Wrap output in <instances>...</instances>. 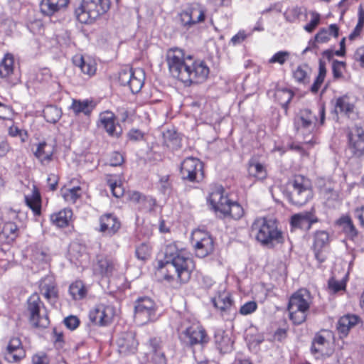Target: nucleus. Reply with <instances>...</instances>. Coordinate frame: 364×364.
<instances>
[{"mask_svg":"<svg viewBox=\"0 0 364 364\" xmlns=\"http://www.w3.org/2000/svg\"><path fill=\"white\" fill-rule=\"evenodd\" d=\"M179 338L183 344L189 348L196 346H205L210 341L205 328L199 323H193L181 331Z\"/></svg>","mask_w":364,"mask_h":364,"instance_id":"ddd939ff","label":"nucleus"},{"mask_svg":"<svg viewBox=\"0 0 364 364\" xmlns=\"http://www.w3.org/2000/svg\"><path fill=\"white\" fill-rule=\"evenodd\" d=\"M149 351L146 353L148 362L151 364H167L168 359L164 350L160 338L153 337L148 341Z\"/></svg>","mask_w":364,"mask_h":364,"instance_id":"b1692460","label":"nucleus"},{"mask_svg":"<svg viewBox=\"0 0 364 364\" xmlns=\"http://www.w3.org/2000/svg\"><path fill=\"white\" fill-rule=\"evenodd\" d=\"M87 287L83 281L76 279L73 282L68 289L69 294L75 301H80L85 299L87 295Z\"/></svg>","mask_w":364,"mask_h":364,"instance_id":"37998d69","label":"nucleus"},{"mask_svg":"<svg viewBox=\"0 0 364 364\" xmlns=\"http://www.w3.org/2000/svg\"><path fill=\"white\" fill-rule=\"evenodd\" d=\"M250 235L262 246L274 248L284 242V232L276 220L266 217H258L252 222Z\"/></svg>","mask_w":364,"mask_h":364,"instance_id":"7ed1b4c3","label":"nucleus"},{"mask_svg":"<svg viewBox=\"0 0 364 364\" xmlns=\"http://www.w3.org/2000/svg\"><path fill=\"white\" fill-rule=\"evenodd\" d=\"M191 240L198 257L204 258L213 252L214 241L208 232L196 229L192 232Z\"/></svg>","mask_w":364,"mask_h":364,"instance_id":"f3484780","label":"nucleus"},{"mask_svg":"<svg viewBox=\"0 0 364 364\" xmlns=\"http://www.w3.org/2000/svg\"><path fill=\"white\" fill-rule=\"evenodd\" d=\"M326 73V63L323 60H320L318 63V73L311 87V91L312 92L316 93L319 90L321 86L324 82Z\"/></svg>","mask_w":364,"mask_h":364,"instance_id":"603ef678","label":"nucleus"},{"mask_svg":"<svg viewBox=\"0 0 364 364\" xmlns=\"http://www.w3.org/2000/svg\"><path fill=\"white\" fill-rule=\"evenodd\" d=\"M26 314L30 325L34 328H46L50 324L47 309L36 292L26 301Z\"/></svg>","mask_w":364,"mask_h":364,"instance_id":"0eeeda50","label":"nucleus"},{"mask_svg":"<svg viewBox=\"0 0 364 364\" xmlns=\"http://www.w3.org/2000/svg\"><path fill=\"white\" fill-rule=\"evenodd\" d=\"M302 14L301 9L299 6H292L288 8L284 16L287 21L294 23L299 19Z\"/></svg>","mask_w":364,"mask_h":364,"instance_id":"13d9d810","label":"nucleus"},{"mask_svg":"<svg viewBox=\"0 0 364 364\" xmlns=\"http://www.w3.org/2000/svg\"><path fill=\"white\" fill-rule=\"evenodd\" d=\"M230 199L225 194V191L223 186L215 185L210 188V191L207 197V202L210 205L211 210L215 213H220L225 210L228 203Z\"/></svg>","mask_w":364,"mask_h":364,"instance_id":"5701e85b","label":"nucleus"},{"mask_svg":"<svg viewBox=\"0 0 364 364\" xmlns=\"http://www.w3.org/2000/svg\"><path fill=\"white\" fill-rule=\"evenodd\" d=\"M69 0H43L41 4V12L46 16H52L55 12L68 6Z\"/></svg>","mask_w":364,"mask_h":364,"instance_id":"79ce46f5","label":"nucleus"},{"mask_svg":"<svg viewBox=\"0 0 364 364\" xmlns=\"http://www.w3.org/2000/svg\"><path fill=\"white\" fill-rule=\"evenodd\" d=\"M205 7L200 3L188 4L178 14L179 23L183 28L188 30L204 23L207 17Z\"/></svg>","mask_w":364,"mask_h":364,"instance_id":"9b49d317","label":"nucleus"},{"mask_svg":"<svg viewBox=\"0 0 364 364\" xmlns=\"http://www.w3.org/2000/svg\"><path fill=\"white\" fill-rule=\"evenodd\" d=\"M19 211L10 208L5 211V216L0 229V240L3 245H11L21 235Z\"/></svg>","mask_w":364,"mask_h":364,"instance_id":"1a4fd4ad","label":"nucleus"},{"mask_svg":"<svg viewBox=\"0 0 364 364\" xmlns=\"http://www.w3.org/2000/svg\"><path fill=\"white\" fill-rule=\"evenodd\" d=\"M2 356L9 363H18L26 356V350L18 336H11L2 348Z\"/></svg>","mask_w":364,"mask_h":364,"instance_id":"a211bd4d","label":"nucleus"},{"mask_svg":"<svg viewBox=\"0 0 364 364\" xmlns=\"http://www.w3.org/2000/svg\"><path fill=\"white\" fill-rule=\"evenodd\" d=\"M326 120V108L323 105L317 107V112L305 108L301 109L294 119L296 134L306 138L323 126Z\"/></svg>","mask_w":364,"mask_h":364,"instance_id":"20e7f679","label":"nucleus"},{"mask_svg":"<svg viewBox=\"0 0 364 364\" xmlns=\"http://www.w3.org/2000/svg\"><path fill=\"white\" fill-rule=\"evenodd\" d=\"M163 145L171 151L181 147V138L175 129H168L162 133Z\"/></svg>","mask_w":364,"mask_h":364,"instance_id":"a19ab883","label":"nucleus"},{"mask_svg":"<svg viewBox=\"0 0 364 364\" xmlns=\"http://www.w3.org/2000/svg\"><path fill=\"white\" fill-rule=\"evenodd\" d=\"M117 316L115 306L109 302H100L90 309L88 314L90 321L95 326H109Z\"/></svg>","mask_w":364,"mask_h":364,"instance_id":"f8f14e48","label":"nucleus"},{"mask_svg":"<svg viewBox=\"0 0 364 364\" xmlns=\"http://www.w3.org/2000/svg\"><path fill=\"white\" fill-rule=\"evenodd\" d=\"M117 259L109 254H98L92 264V272L100 279L109 278L119 270Z\"/></svg>","mask_w":364,"mask_h":364,"instance_id":"2eb2a0df","label":"nucleus"},{"mask_svg":"<svg viewBox=\"0 0 364 364\" xmlns=\"http://www.w3.org/2000/svg\"><path fill=\"white\" fill-rule=\"evenodd\" d=\"M218 348L223 353L230 352L232 349L233 343L228 336H223L220 341L217 342Z\"/></svg>","mask_w":364,"mask_h":364,"instance_id":"69168bd1","label":"nucleus"},{"mask_svg":"<svg viewBox=\"0 0 364 364\" xmlns=\"http://www.w3.org/2000/svg\"><path fill=\"white\" fill-rule=\"evenodd\" d=\"M257 304L255 301L245 302L240 308L239 313L241 315L247 316L254 313L257 309Z\"/></svg>","mask_w":364,"mask_h":364,"instance_id":"338daca9","label":"nucleus"},{"mask_svg":"<svg viewBox=\"0 0 364 364\" xmlns=\"http://www.w3.org/2000/svg\"><path fill=\"white\" fill-rule=\"evenodd\" d=\"M8 134L11 137L19 136L21 142L26 141L28 138L27 131L21 129L14 124H12L9 127Z\"/></svg>","mask_w":364,"mask_h":364,"instance_id":"680f3d73","label":"nucleus"},{"mask_svg":"<svg viewBox=\"0 0 364 364\" xmlns=\"http://www.w3.org/2000/svg\"><path fill=\"white\" fill-rule=\"evenodd\" d=\"M364 29V6L363 5H360L358 11V22L352 31V32L349 34L348 38L350 41H355L358 38H359Z\"/></svg>","mask_w":364,"mask_h":364,"instance_id":"09e8293b","label":"nucleus"},{"mask_svg":"<svg viewBox=\"0 0 364 364\" xmlns=\"http://www.w3.org/2000/svg\"><path fill=\"white\" fill-rule=\"evenodd\" d=\"M110 0H82L76 11L77 19L81 23L91 24L110 9Z\"/></svg>","mask_w":364,"mask_h":364,"instance_id":"6e6552de","label":"nucleus"},{"mask_svg":"<svg viewBox=\"0 0 364 364\" xmlns=\"http://www.w3.org/2000/svg\"><path fill=\"white\" fill-rule=\"evenodd\" d=\"M144 82V73L140 69L134 70L129 87L133 93H138L142 88Z\"/></svg>","mask_w":364,"mask_h":364,"instance_id":"8fccbe9b","label":"nucleus"},{"mask_svg":"<svg viewBox=\"0 0 364 364\" xmlns=\"http://www.w3.org/2000/svg\"><path fill=\"white\" fill-rule=\"evenodd\" d=\"M106 181L113 196L120 198L124 195V190L122 184L120 175L107 174Z\"/></svg>","mask_w":364,"mask_h":364,"instance_id":"a18cd8bd","label":"nucleus"},{"mask_svg":"<svg viewBox=\"0 0 364 364\" xmlns=\"http://www.w3.org/2000/svg\"><path fill=\"white\" fill-rule=\"evenodd\" d=\"M318 221V218L311 212H304L291 215L290 225L293 229L309 230L312 225Z\"/></svg>","mask_w":364,"mask_h":364,"instance_id":"c756f323","label":"nucleus"},{"mask_svg":"<svg viewBox=\"0 0 364 364\" xmlns=\"http://www.w3.org/2000/svg\"><path fill=\"white\" fill-rule=\"evenodd\" d=\"M165 60L170 75L186 86L203 84L209 77L210 70L206 61L181 48L168 49Z\"/></svg>","mask_w":364,"mask_h":364,"instance_id":"f03ea898","label":"nucleus"},{"mask_svg":"<svg viewBox=\"0 0 364 364\" xmlns=\"http://www.w3.org/2000/svg\"><path fill=\"white\" fill-rule=\"evenodd\" d=\"M98 231L109 236H113L121 228V222L114 213H106L99 218Z\"/></svg>","mask_w":364,"mask_h":364,"instance_id":"bb28decb","label":"nucleus"},{"mask_svg":"<svg viewBox=\"0 0 364 364\" xmlns=\"http://www.w3.org/2000/svg\"><path fill=\"white\" fill-rule=\"evenodd\" d=\"M346 148L352 157L364 158V127L355 125L346 129Z\"/></svg>","mask_w":364,"mask_h":364,"instance_id":"dca6fc26","label":"nucleus"},{"mask_svg":"<svg viewBox=\"0 0 364 364\" xmlns=\"http://www.w3.org/2000/svg\"><path fill=\"white\" fill-rule=\"evenodd\" d=\"M248 177L256 181H264L267 178L266 166L256 159H251L247 165Z\"/></svg>","mask_w":364,"mask_h":364,"instance_id":"4c0bfd02","label":"nucleus"},{"mask_svg":"<svg viewBox=\"0 0 364 364\" xmlns=\"http://www.w3.org/2000/svg\"><path fill=\"white\" fill-rule=\"evenodd\" d=\"M27 27L28 30L35 36H43L46 35V28L43 21L40 19H36L30 21Z\"/></svg>","mask_w":364,"mask_h":364,"instance_id":"6e6d98bb","label":"nucleus"},{"mask_svg":"<svg viewBox=\"0 0 364 364\" xmlns=\"http://www.w3.org/2000/svg\"><path fill=\"white\" fill-rule=\"evenodd\" d=\"M309 68L306 64L298 65L292 71V77L298 83L305 84L309 80Z\"/></svg>","mask_w":364,"mask_h":364,"instance_id":"3c124183","label":"nucleus"},{"mask_svg":"<svg viewBox=\"0 0 364 364\" xmlns=\"http://www.w3.org/2000/svg\"><path fill=\"white\" fill-rule=\"evenodd\" d=\"M80 183V181L73 178L61 188L62 198L68 204L73 205L81 198L83 191Z\"/></svg>","mask_w":364,"mask_h":364,"instance_id":"c85d7f7f","label":"nucleus"},{"mask_svg":"<svg viewBox=\"0 0 364 364\" xmlns=\"http://www.w3.org/2000/svg\"><path fill=\"white\" fill-rule=\"evenodd\" d=\"M334 334L331 330L322 328L316 332L310 346L311 355L316 359L331 356L333 352L331 346Z\"/></svg>","mask_w":364,"mask_h":364,"instance_id":"9d476101","label":"nucleus"},{"mask_svg":"<svg viewBox=\"0 0 364 364\" xmlns=\"http://www.w3.org/2000/svg\"><path fill=\"white\" fill-rule=\"evenodd\" d=\"M340 28L336 24L333 23L326 28H321L315 35V42L317 43H326L332 38H337L339 36Z\"/></svg>","mask_w":364,"mask_h":364,"instance_id":"58836bf2","label":"nucleus"},{"mask_svg":"<svg viewBox=\"0 0 364 364\" xmlns=\"http://www.w3.org/2000/svg\"><path fill=\"white\" fill-rule=\"evenodd\" d=\"M180 173L183 181L200 183L204 177V164L198 159L187 157L181 164Z\"/></svg>","mask_w":364,"mask_h":364,"instance_id":"4468645a","label":"nucleus"},{"mask_svg":"<svg viewBox=\"0 0 364 364\" xmlns=\"http://www.w3.org/2000/svg\"><path fill=\"white\" fill-rule=\"evenodd\" d=\"M311 20L306 23L304 29L308 33H312L321 21V15L316 11H311Z\"/></svg>","mask_w":364,"mask_h":364,"instance_id":"bf43d9fd","label":"nucleus"},{"mask_svg":"<svg viewBox=\"0 0 364 364\" xmlns=\"http://www.w3.org/2000/svg\"><path fill=\"white\" fill-rule=\"evenodd\" d=\"M164 257L166 260L157 261L155 267L161 281L175 288L187 284L196 269V263L185 245L179 241L166 245Z\"/></svg>","mask_w":364,"mask_h":364,"instance_id":"f257e3e1","label":"nucleus"},{"mask_svg":"<svg viewBox=\"0 0 364 364\" xmlns=\"http://www.w3.org/2000/svg\"><path fill=\"white\" fill-rule=\"evenodd\" d=\"M71 208H65L51 213L49 216L51 224L57 228H64L69 226L73 218Z\"/></svg>","mask_w":364,"mask_h":364,"instance_id":"c9c22d12","label":"nucleus"},{"mask_svg":"<svg viewBox=\"0 0 364 364\" xmlns=\"http://www.w3.org/2000/svg\"><path fill=\"white\" fill-rule=\"evenodd\" d=\"M138 346L139 342L132 333H125L118 341L119 350L124 355L134 354L137 351Z\"/></svg>","mask_w":364,"mask_h":364,"instance_id":"e433bc0d","label":"nucleus"},{"mask_svg":"<svg viewBox=\"0 0 364 364\" xmlns=\"http://www.w3.org/2000/svg\"><path fill=\"white\" fill-rule=\"evenodd\" d=\"M97 125L110 137L119 139L123 134L122 127L117 122L115 114L111 111H105L100 114Z\"/></svg>","mask_w":364,"mask_h":364,"instance_id":"412c9836","label":"nucleus"},{"mask_svg":"<svg viewBox=\"0 0 364 364\" xmlns=\"http://www.w3.org/2000/svg\"><path fill=\"white\" fill-rule=\"evenodd\" d=\"M311 181L304 175L294 174L286 183L285 196L289 202L295 205H303L312 198Z\"/></svg>","mask_w":364,"mask_h":364,"instance_id":"39448f33","label":"nucleus"},{"mask_svg":"<svg viewBox=\"0 0 364 364\" xmlns=\"http://www.w3.org/2000/svg\"><path fill=\"white\" fill-rule=\"evenodd\" d=\"M46 120L49 123H55L61 117L60 110L55 106H48L43 110Z\"/></svg>","mask_w":364,"mask_h":364,"instance_id":"5fc2aeb1","label":"nucleus"},{"mask_svg":"<svg viewBox=\"0 0 364 364\" xmlns=\"http://www.w3.org/2000/svg\"><path fill=\"white\" fill-rule=\"evenodd\" d=\"M275 98L287 114L289 104L294 96L292 90L287 88L278 89L275 92Z\"/></svg>","mask_w":364,"mask_h":364,"instance_id":"49530a36","label":"nucleus"},{"mask_svg":"<svg viewBox=\"0 0 364 364\" xmlns=\"http://www.w3.org/2000/svg\"><path fill=\"white\" fill-rule=\"evenodd\" d=\"M73 63L76 67L80 68L81 71L88 77H92L96 73V63L90 58L86 59L82 55H77L73 57Z\"/></svg>","mask_w":364,"mask_h":364,"instance_id":"ea45409f","label":"nucleus"},{"mask_svg":"<svg viewBox=\"0 0 364 364\" xmlns=\"http://www.w3.org/2000/svg\"><path fill=\"white\" fill-rule=\"evenodd\" d=\"M14 58L12 54L6 53L0 63V75L6 77L14 72Z\"/></svg>","mask_w":364,"mask_h":364,"instance_id":"de8ad7c7","label":"nucleus"},{"mask_svg":"<svg viewBox=\"0 0 364 364\" xmlns=\"http://www.w3.org/2000/svg\"><path fill=\"white\" fill-rule=\"evenodd\" d=\"M352 58L355 65L364 68V46L356 48L353 54Z\"/></svg>","mask_w":364,"mask_h":364,"instance_id":"774afa93","label":"nucleus"},{"mask_svg":"<svg viewBox=\"0 0 364 364\" xmlns=\"http://www.w3.org/2000/svg\"><path fill=\"white\" fill-rule=\"evenodd\" d=\"M335 224L342 230L349 240H353L358 237L359 232L349 214L342 215L336 220Z\"/></svg>","mask_w":364,"mask_h":364,"instance_id":"f704fd0d","label":"nucleus"},{"mask_svg":"<svg viewBox=\"0 0 364 364\" xmlns=\"http://www.w3.org/2000/svg\"><path fill=\"white\" fill-rule=\"evenodd\" d=\"M328 289L333 293L345 290L346 288V281L344 279L337 280L334 277L329 279L328 282Z\"/></svg>","mask_w":364,"mask_h":364,"instance_id":"052dcab7","label":"nucleus"},{"mask_svg":"<svg viewBox=\"0 0 364 364\" xmlns=\"http://www.w3.org/2000/svg\"><path fill=\"white\" fill-rule=\"evenodd\" d=\"M346 68V63L335 60L332 63V73L333 78L339 79L343 77V71Z\"/></svg>","mask_w":364,"mask_h":364,"instance_id":"0e129e2a","label":"nucleus"},{"mask_svg":"<svg viewBox=\"0 0 364 364\" xmlns=\"http://www.w3.org/2000/svg\"><path fill=\"white\" fill-rule=\"evenodd\" d=\"M157 306L155 301L149 296L138 298L134 304V316L141 323H147L156 318Z\"/></svg>","mask_w":364,"mask_h":364,"instance_id":"6ab92c4d","label":"nucleus"},{"mask_svg":"<svg viewBox=\"0 0 364 364\" xmlns=\"http://www.w3.org/2000/svg\"><path fill=\"white\" fill-rule=\"evenodd\" d=\"M221 215L225 218H231L235 220L241 219L245 215V210L242 206L236 201H232L228 203L225 210L223 211Z\"/></svg>","mask_w":364,"mask_h":364,"instance_id":"c03bdc74","label":"nucleus"},{"mask_svg":"<svg viewBox=\"0 0 364 364\" xmlns=\"http://www.w3.org/2000/svg\"><path fill=\"white\" fill-rule=\"evenodd\" d=\"M152 253V247L147 242H142L137 245L135 249V255L139 260L145 262L148 260Z\"/></svg>","mask_w":364,"mask_h":364,"instance_id":"864d4df0","label":"nucleus"},{"mask_svg":"<svg viewBox=\"0 0 364 364\" xmlns=\"http://www.w3.org/2000/svg\"><path fill=\"white\" fill-rule=\"evenodd\" d=\"M96 106L97 104L92 99H85L83 100L73 99L70 109L75 116L82 114L90 117Z\"/></svg>","mask_w":364,"mask_h":364,"instance_id":"473e14b6","label":"nucleus"},{"mask_svg":"<svg viewBox=\"0 0 364 364\" xmlns=\"http://www.w3.org/2000/svg\"><path fill=\"white\" fill-rule=\"evenodd\" d=\"M134 70H133L131 68H126L122 69L119 73V82H120L121 85L122 86H128L130 83V80L132 79V76L133 75V72Z\"/></svg>","mask_w":364,"mask_h":364,"instance_id":"e2e57ef3","label":"nucleus"},{"mask_svg":"<svg viewBox=\"0 0 364 364\" xmlns=\"http://www.w3.org/2000/svg\"><path fill=\"white\" fill-rule=\"evenodd\" d=\"M336 112L348 118L358 116L356 100L350 94L346 93L337 97L335 100Z\"/></svg>","mask_w":364,"mask_h":364,"instance_id":"393cba45","label":"nucleus"},{"mask_svg":"<svg viewBox=\"0 0 364 364\" xmlns=\"http://www.w3.org/2000/svg\"><path fill=\"white\" fill-rule=\"evenodd\" d=\"M290 53L287 50H280L275 53L269 60L268 63H278L283 65L289 58Z\"/></svg>","mask_w":364,"mask_h":364,"instance_id":"4d7b16f0","label":"nucleus"},{"mask_svg":"<svg viewBox=\"0 0 364 364\" xmlns=\"http://www.w3.org/2000/svg\"><path fill=\"white\" fill-rule=\"evenodd\" d=\"M211 302L222 316L229 314L235 307V301L231 293L225 290L218 291L211 299Z\"/></svg>","mask_w":364,"mask_h":364,"instance_id":"a878e982","label":"nucleus"},{"mask_svg":"<svg viewBox=\"0 0 364 364\" xmlns=\"http://www.w3.org/2000/svg\"><path fill=\"white\" fill-rule=\"evenodd\" d=\"M25 204L31 210L32 213L36 217H39L42 214V197L39 188L33 185L31 193L24 196Z\"/></svg>","mask_w":364,"mask_h":364,"instance_id":"72a5a7b5","label":"nucleus"},{"mask_svg":"<svg viewBox=\"0 0 364 364\" xmlns=\"http://www.w3.org/2000/svg\"><path fill=\"white\" fill-rule=\"evenodd\" d=\"M56 152L57 146L55 144L43 141L36 145L33 154L40 164L45 166L53 161Z\"/></svg>","mask_w":364,"mask_h":364,"instance_id":"cd10ccee","label":"nucleus"},{"mask_svg":"<svg viewBox=\"0 0 364 364\" xmlns=\"http://www.w3.org/2000/svg\"><path fill=\"white\" fill-rule=\"evenodd\" d=\"M127 202L136 207L139 211L151 212L156 206L155 198L134 190L127 192Z\"/></svg>","mask_w":364,"mask_h":364,"instance_id":"4be33fe9","label":"nucleus"},{"mask_svg":"<svg viewBox=\"0 0 364 364\" xmlns=\"http://www.w3.org/2000/svg\"><path fill=\"white\" fill-rule=\"evenodd\" d=\"M330 247V236L325 230H317L313 235L311 250L317 262L321 264L328 258Z\"/></svg>","mask_w":364,"mask_h":364,"instance_id":"aec40b11","label":"nucleus"},{"mask_svg":"<svg viewBox=\"0 0 364 364\" xmlns=\"http://www.w3.org/2000/svg\"><path fill=\"white\" fill-rule=\"evenodd\" d=\"M358 323H362L360 317L355 314H348L341 316L336 323V330L341 338L348 336L350 330Z\"/></svg>","mask_w":364,"mask_h":364,"instance_id":"7c9ffc66","label":"nucleus"},{"mask_svg":"<svg viewBox=\"0 0 364 364\" xmlns=\"http://www.w3.org/2000/svg\"><path fill=\"white\" fill-rule=\"evenodd\" d=\"M39 289L48 302H55L59 297L56 282L51 276H46L40 280Z\"/></svg>","mask_w":364,"mask_h":364,"instance_id":"2f4dec72","label":"nucleus"},{"mask_svg":"<svg viewBox=\"0 0 364 364\" xmlns=\"http://www.w3.org/2000/svg\"><path fill=\"white\" fill-rule=\"evenodd\" d=\"M311 304L312 296L306 289H299L291 295L287 311L289 320L294 325H301L306 321Z\"/></svg>","mask_w":364,"mask_h":364,"instance_id":"423d86ee","label":"nucleus"}]
</instances>
